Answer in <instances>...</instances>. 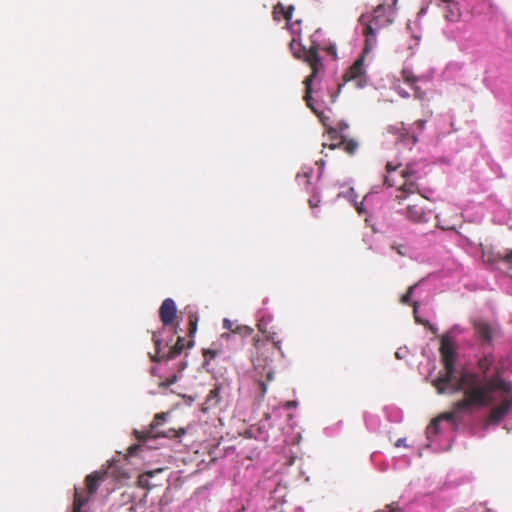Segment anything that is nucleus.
Wrapping results in <instances>:
<instances>
[{
  "mask_svg": "<svg viewBox=\"0 0 512 512\" xmlns=\"http://www.w3.org/2000/svg\"><path fill=\"white\" fill-rule=\"evenodd\" d=\"M270 416H267L265 420L260 421L259 426L257 428V434L254 437L258 440L267 441L269 438L267 431V424Z\"/></svg>",
  "mask_w": 512,
  "mask_h": 512,
  "instance_id": "obj_30",
  "label": "nucleus"
},
{
  "mask_svg": "<svg viewBox=\"0 0 512 512\" xmlns=\"http://www.w3.org/2000/svg\"><path fill=\"white\" fill-rule=\"evenodd\" d=\"M363 419L365 426L370 432H378L381 426V419L378 415L364 412Z\"/></svg>",
  "mask_w": 512,
  "mask_h": 512,
  "instance_id": "obj_28",
  "label": "nucleus"
},
{
  "mask_svg": "<svg viewBox=\"0 0 512 512\" xmlns=\"http://www.w3.org/2000/svg\"><path fill=\"white\" fill-rule=\"evenodd\" d=\"M157 437L173 439V438L178 437V435H177V431L175 429H168L166 431H161V432L160 431H156V433L148 436V440L150 438H157Z\"/></svg>",
  "mask_w": 512,
  "mask_h": 512,
  "instance_id": "obj_36",
  "label": "nucleus"
},
{
  "mask_svg": "<svg viewBox=\"0 0 512 512\" xmlns=\"http://www.w3.org/2000/svg\"><path fill=\"white\" fill-rule=\"evenodd\" d=\"M435 163L445 166H451L454 163V156L452 155H443L439 156Z\"/></svg>",
  "mask_w": 512,
  "mask_h": 512,
  "instance_id": "obj_38",
  "label": "nucleus"
},
{
  "mask_svg": "<svg viewBox=\"0 0 512 512\" xmlns=\"http://www.w3.org/2000/svg\"><path fill=\"white\" fill-rule=\"evenodd\" d=\"M405 217L414 223L423 224L430 221L433 211L426 209L418 204H409L404 213Z\"/></svg>",
  "mask_w": 512,
  "mask_h": 512,
  "instance_id": "obj_15",
  "label": "nucleus"
},
{
  "mask_svg": "<svg viewBox=\"0 0 512 512\" xmlns=\"http://www.w3.org/2000/svg\"><path fill=\"white\" fill-rule=\"evenodd\" d=\"M342 428H343V421L340 420L331 426L325 427L324 434L328 437H335L341 432Z\"/></svg>",
  "mask_w": 512,
  "mask_h": 512,
  "instance_id": "obj_34",
  "label": "nucleus"
},
{
  "mask_svg": "<svg viewBox=\"0 0 512 512\" xmlns=\"http://www.w3.org/2000/svg\"><path fill=\"white\" fill-rule=\"evenodd\" d=\"M294 512H304V509L302 507H297Z\"/></svg>",
  "mask_w": 512,
  "mask_h": 512,
  "instance_id": "obj_56",
  "label": "nucleus"
},
{
  "mask_svg": "<svg viewBox=\"0 0 512 512\" xmlns=\"http://www.w3.org/2000/svg\"><path fill=\"white\" fill-rule=\"evenodd\" d=\"M452 242L467 253L474 260H483L491 269L497 271L495 278L499 285L512 295V250H507L504 255L500 252L486 254L482 244L472 241L459 231L453 229Z\"/></svg>",
  "mask_w": 512,
  "mask_h": 512,
  "instance_id": "obj_4",
  "label": "nucleus"
},
{
  "mask_svg": "<svg viewBox=\"0 0 512 512\" xmlns=\"http://www.w3.org/2000/svg\"><path fill=\"white\" fill-rule=\"evenodd\" d=\"M177 315V306L172 298H166L159 308V318L163 327L153 333V343L155 353H149L150 360L154 363H166L175 360L181 355L185 348V338L178 336L173 343L174 336L177 334V328L173 331L167 329L171 326Z\"/></svg>",
  "mask_w": 512,
  "mask_h": 512,
  "instance_id": "obj_3",
  "label": "nucleus"
},
{
  "mask_svg": "<svg viewBox=\"0 0 512 512\" xmlns=\"http://www.w3.org/2000/svg\"><path fill=\"white\" fill-rule=\"evenodd\" d=\"M311 45L307 49L302 43L293 39L290 43V50L294 57L303 59L312 68V73L305 78L303 84L305 86L304 101L306 105L321 120L325 127H328L327 121L329 117L324 115L328 109V104H333L337 100L344 85L350 81H356V87L364 88L368 84V76L364 65V57L359 56L350 66L349 71L343 75V82H339L336 72L330 77L324 75V64L320 52L323 51L331 56L333 60H337L336 44L326 39L325 33L318 28L310 37Z\"/></svg>",
  "mask_w": 512,
  "mask_h": 512,
  "instance_id": "obj_2",
  "label": "nucleus"
},
{
  "mask_svg": "<svg viewBox=\"0 0 512 512\" xmlns=\"http://www.w3.org/2000/svg\"><path fill=\"white\" fill-rule=\"evenodd\" d=\"M403 75H404V78H405V80L407 82H412V83H416L418 81L429 82L432 79L431 75H421V76H418V77H414L412 75V72L409 71L407 68L403 69Z\"/></svg>",
  "mask_w": 512,
  "mask_h": 512,
  "instance_id": "obj_32",
  "label": "nucleus"
},
{
  "mask_svg": "<svg viewBox=\"0 0 512 512\" xmlns=\"http://www.w3.org/2000/svg\"><path fill=\"white\" fill-rule=\"evenodd\" d=\"M298 405L297 401H288L283 405V408L287 411L295 408Z\"/></svg>",
  "mask_w": 512,
  "mask_h": 512,
  "instance_id": "obj_44",
  "label": "nucleus"
},
{
  "mask_svg": "<svg viewBox=\"0 0 512 512\" xmlns=\"http://www.w3.org/2000/svg\"><path fill=\"white\" fill-rule=\"evenodd\" d=\"M421 353L427 358V363L419 364V372L425 375V380H428L436 370V357L428 346L423 347Z\"/></svg>",
  "mask_w": 512,
  "mask_h": 512,
  "instance_id": "obj_19",
  "label": "nucleus"
},
{
  "mask_svg": "<svg viewBox=\"0 0 512 512\" xmlns=\"http://www.w3.org/2000/svg\"><path fill=\"white\" fill-rule=\"evenodd\" d=\"M349 125L345 121H340L336 127H328V138L330 142H336L341 140V143L345 141V132L348 130Z\"/></svg>",
  "mask_w": 512,
  "mask_h": 512,
  "instance_id": "obj_22",
  "label": "nucleus"
},
{
  "mask_svg": "<svg viewBox=\"0 0 512 512\" xmlns=\"http://www.w3.org/2000/svg\"><path fill=\"white\" fill-rule=\"evenodd\" d=\"M314 169L310 165H303L301 170L296 175V182L300 187H302L306 192L311 193L308 203L309 206L314 209L319 206L320 203V193L316 187L312 185V177H313Z\"/></svg>",
  "mask_w": 512,
  "mask_h": 512,
  "instance_id": "obj_11",
  "label": "nucleus"
},
{
  "mask_svg": "<svg viewBox=\"0 0 512 512\" xmlns=\"http://www.w3.org/2000/svg\"><path fill=\"white\" fill-rule=\"evenodd\" d=\"M487 189V182H484L480 185V190L484 191Z\"/></svg>",
  "mask_w": 512,
  "mask_h": 512,
  "instance_id": "obj_54",
  "label": "nucleus"
},
{
  "mask_svg": "<svg viewBox=\"0 0 512 512\" xmlns=\"http://www.w3.org/2000/svg\"><path fill=\"white\" fill-rule=\"evenodd\" d=\"M414 193H418L421 195V197L430 200L431 196L434 194V190L431 188H423L417 182H409L406 185H402V187L398 190L396 198L399 200H404L409 195Z\"/></svg>",
  "mask_w": 512,
  "mask_h": 512,
  "instance_id": "obj_16",
  "label": "nucleus"
},
{
  "mask_svg": "<svg viewBox=\"0 0 512 512\" xmlns=\"http://www.w3.org/2000/svg\"><path fill=\"white\" fill-rule=\"evenodd\" d=\"M428 7H429L428 4H426V5L421 7L420 11L418 12V17L419 18L423 17L427 13Z\"/></svg>",
  "mask_w": 512,
  "mask_h": 512,
  "instance_id": "obj_47",
  "label": "nucleus"
},
{
  "mask_svg": "<svg viewBox=\"0 0 512 512\" xmlns=\"http://www.w3.org/2000/svg\"><path fill=\"white\" fill-rule=\"evenodd\" d=\"M264 334L266 336L267 341L272 343L271 349L277 350L278 353L283 357L284 353L281 348V340L277 339L276 332H270L267 330V332Z\"/></svg>",
  "mask_w": 512,
  "mask_h": 512,
  "instance_id": "obj_31",
  "label": "nucleus"
},
{
  "mask_svg": "<svg viewBox=\"0 0 512 512\" xmlns=\"http://www.w3.org/2000/svg\"><path fill=\"white\" fill-rule=\"evenodd\" d=\"M193 346H194V340H193V339H191V340H189V341L187 342L186 348H188V349H189V348H192Z\"/></svg>",
  "mask_w": 512,
  "mask_h": 512,
  "instance_id": "obj_50",
  "label": "nucleus"
},
{
  "mask_svg": "<svg viewBox=\"0 0 512 512\" xmlns=\"http://www.w3.org/2000/svg\"><path fill=\"white\" fill-rule=\"evenodd\" d=\"M412 37H413V39L416 41V43H415V44H416V45H418V42H419V40H420V36H417V35H415V34H412Z\"/></svg>",
  "mask_w": 512,
  "mask_h": 512,
  "instance_id": "obj_53",
  "label": "nucleus"
},
{
  "mask_svg": "<svg viewBox=\"0 0 512 512\" xmlns=\"http://www.w3.org/2000/svg\"><path fill=\"white\" fill-rule=\"evenodd\" d=\"M143 448L142 444H134L129 448V455L130 456H138Z\"/></svg>",
  "mask_w": 512,
  "mask_h": 512,
  "instance_id": "obj_41",
  "label": "nucleus"
},
{
  "mask_svg": "<svg viewBox=\"0 0 512 512\" xmlns=\"http://www.w3.org/2000/svg\"><path fill=\"white\" fill-rule=\"evenodd\" d=\"M233 322L227 318L223 320V328L231 331V333L225 332L221 335V338L229 339L231 336H235L237 334L243 336V335H249L251 333V329L249 327H237L236 330L232 329Z\"/></svg>",
  "mask_w": 512,
  "mask_h": 512,
  "instance_id": "obj_25",
  "label": "nucleus"
},
{
  "mask_svg": "<svg viewBox=\"0 0 512 512\" xmlns=\"http://www.w3.org/2000/svg\"><path fill=\"white\" fill-rule=\"evenodd\" d=\"M435 4L442 9L443 16L447 22L455 23L460 20L464 12L471 14H482L486 7L491 5L488 0H434Z\"/></svg>",
  "mask_w": 512,
  "mask_h": 512,
  "instance_id": "obj_6",
  "label": "nucleus"
},
{
  "mask_svg": "<svg viewBox=\"0 0 512 512\" xmlns=\"http://www.w3.org/2000/svg\"><path fill=\"white\" fill-rule=\"evenodd\" d=\"M151 374L152 375H157V368L156 367H152L151 368Z\"/></svg>",
  "mask_w": 512,
  "mask_h": 512,
  "instance_id": "obj_55",
  "label": "nucleus"
},
{
  "mask_svg": "<svg viewBox=\"0 0 512 512\" xmlns=\"http://www.w3.org/2000/svg\"><path fill=\"white\" fill-rule=\"evenodd\" d=\"M342 145H344L345 151L351 155H353L358 148V143L353 139H347V137H345V141L342 143L341 140H338L336 142L323 143L324 147H329L330 149H336Z\"/></svg>",
  "mask_w": 512,
  "mask_h": 512,
  "instance_id": "obj_24",
  "label": "nucleus"
},
{
  "mask_svg": "<svg viewBox=\"0 0 512 512\" xmlns=\"http://www.w3.org/2000/svg\"><path fill=\"white\" fill-rule=\"evenodd\" d=\"M401 166V163L393 164L392 162L388 161L386 164V171L387 174L384 176V185L386 188H392L395 186V181L392 178L391 174L392 172L396 171L398 167Z\"/></svg>",
  "mask_w": 512,
  "mask_h": 512,
  "instance_id": "obj_29",
  "label": "nucleus"
},
{
  "mask_svg": "<svg viewBox=\"0 0 512 512\" xmlns=\"http://www.w3.org/2000/svg\"><path fill=\"white\" fill-rule=\"evenodd\" d=\"M312 214H313L314 217H318V212L313 211Z\"/></svg>",
  "mask_w": 512,
  "mask_h": 512,
  "instance_id": "obj_57",
  "label": "nucleus"
},
{
  "mask_svg": "<svg viewBox=\"0 0 512 512\" xmlns=\"http://www.w3.org/2000/svg\"><path fill=\"white\" fill-rule=\"evenodd\" d=\"M172 500H173L172 488L170 486H167L165 488L163 495L161 496V498L159 500V506H160L161 510H163L166 506H168L172 502Z\"/></svg>",
  "mask_w": 512,
  "mask_h": 512,
  "instance_id": "obj_33",
  "label": "nucleus"
},
{
  "mask_svg": "<svg viewBox=\"0 0 512 512\" xmlns=\"http://www.w3.org/2000/svg\"><path fill=\"white\" fill-rule=\"evenodd\" d=\"M391 248L401 256H409L411 253L410 247L406 244H393Z\"/></svg>",
  "mask_w": 512,
  "mask_h": 512,
  "instance_id": "obj_37",
  "label": "nucleus"
},
{
  "mask_svg": "<svg viewBox=\"0 0 512 512\" xmlns=\"http://www.w3.org/2000/svg\"><path fill=\"white\" fill-rule=\"evenodd\" d=\"M471 481V473L462 471H450L446 476V480L443 486L440 488L438 492V497L444 498L446 495L453 492L459 486L467 484Z\"/></svg>",
  "mask_w": 512,
  "mask_h": 512,
  "instance_id": "obj_13",
  "label": "nucleus"
},
{
  "mask_svg": "<svg viewBox=\"0 0 512 512\" xmlns=\"http://www.w3.org/2000/svg\"><path fill=\"white\" fill-rule=\"evenodd\" d=\"M216 351H211V350H206L205 351V356L207 357L208 355L210 356V358H214L216 356Z\"/></svg>",
  "mask_w": 512,
  "mask_h": 512,
  "instance_id": "obj_48",
  "label": "nucleus"
},
{
  "mask_svg": "<svg viewBox=\"0 0 512 512\" xmlns=\"http://www.w3.org/2000/svg\"><path fill=\"white\" fill-rule=\"evenodd\" d=\"M422 164L417 162H410L406 165L405 169L401 171L402 178L405 179V183L403 185H406L409 182H416L417 179L421 178Z\"/></svg>",
  "mask_w": 512,
  "mask_h": 512,
  "instance_id": "obj_20",
  "label": "nucleus"
},
{
  "mask_svg": "<svg viewBox=\"0 0 512 512\" xmlns=\"http://www.w3.org/2000/svg\"><path fill=\"white\" fill-rule=\"evenodd\" d=\"M164 472H165L164 469H156V470L144 472L141 475H139V477H138V485L147 491H150L153 488L161 486L162 483H161L160 476Z\"/></svg>",
  "mask_w": 512,
  "mask_h": 512,
  "instance_id": "obj_17",
  "label": "nucleus"
},
{
  "mask_svg": "<svg viewBox=\"0 0 512 512\" xmlns=\"http://www.w3.org/2000/svg\"><path fill=\"white\" fill-rule=\"evenodd\" d=\"M394 445L395 447H408L406 444V438H399Z\"/></svg>",
  "mask_w": 512,
  "mask_h": 512,
  "instance_id": "obj_46",
  "label": "nucleus"
},
{
  "mask_svg": "<svg viewBox=\"0 0 512 512\" xmlns=\"http://www.w3.org/2000/svg\"><path fill=\"white\" fill-rule=\"evenodd\" d=\"M185 310H186V312L188 314V331H189V336L191 338H193L194 335L197 332V325H198V320H199L198 313L195 310V308L192 307V306H187L185 308Z\"/></svg>",
  "mask_w": 512,
  "mask_h": 512,
  "instance_id": "obj_27",
  "label": "nucleus"
},
{
  "mask_svg": "<svg viewBox=\"0 0 512 512\" xmlns=\"http://www.w3.org/2000/svg\"><path fill=\"white\" fill-rule=\"evenodd\" d=\"M382 188L375 186L371 192L366 194L362 202H358V195L353 187H348L346 190H342L338 193L337 198L346 199L358 212V214H369L366 205H368L375 197L383 193Z\"/></svg>",
  "mask_w": 512,
  "mask_h": 512,
  "instance_id": "obj_10",
  "label": "nucleus"
},
{
  "mask_svg": "<svg viewBox=\"0 0 512 512\" xmlns=\"http://www.w3.org/2000/svg\"><path fill=\"white\" fill-rule=\"evenodd\" d=\"M385 418L392 423H401L403 421V411L399 407L391 404L383 408Z\"/></svg>",
  "mask_w": 512,
  "mask_h": 512,
  "instance_id": "obj_23",
  "label": "nucleus"
},
{
  "mask_svg": "<svg viewBox=\"0 0 512 512\" xmlns=\"http://www.w3.org/2000/svg\"><path fill=\"white\" fill-rule=\"evenodd\" d=\"M227 450L235 451V447H228Z\"/></svg>",
  "mask_w": 512,
  "mask_h": 512,
  "instance_id": "obj_59",
  "label": "nucleus"
},
{
  "mask_svg": "<svg viewBox=\"0 0 512 512\" xmlns=\"http://www.w3.org/2000/svg\"><path fill=\"white\" fill-rule=\"evenodd\" d=\"M293 11H294V6L293 5H289L288 7H285L283 3L281 2H278L274 7H273V19L277 22L281 21L282 18L286 19L287 21V24H288V29L291 31L292 35H293V39L296 40V42H300V37H299V33H300V24H301V21L298 20L296 21L295 23H290L291 19H292V15H293Z\"/></svg>",
  "mask_w": 512,
  "mask_h": 512,
  "instance_id": "obj_12",
  "label": "nucleus"
},
{
  "mask_svg": "<svg viewBox=\"0 0 512 512\" xmlns=\"http://www.w3.org/2000/svg\"><path fill=\"white\" fill-rule=\"evenodd\" d=\"M457 512H474V511L471 510L470 508H463V509H459Z\"/></svg>",
  "mask_w": 512,
  "mask_h": 512,
  "instance_id": "obj_52",
  "label": "nucleus"
},
{
  "mask_svg": "<svg viewBox=\"0 0 512 512\" xmlns=\"http://www.w3.org/2000/svg\"><path fill=\"white\" fill-rule=\"evenodd\" d=\"M187 361L185 359L180 360L176 365H173L171 369L174 371L172 375L167 378L166 383H162L161 385L165 388L175 383L178 378L181 376V373L186 369Z\"/></svg>",
  "mask_w": 512,
  "mask_h": 512,
  "instance_id": "obj_26",
  "label": "nucleus"
},
{
  "mask_svg": "<svg viewBox=\"0 0 512 512\" xmlns=\"http://www.w3.org/2000/svg\"><path fill=\"white\" fill-rule=\"evenodd\" d=\"M431 299L430 277L422 279L411 286L408 292L402 297V302L412 304L414 317L417 323L430 325L429 321L422 316V308L427 306Z\"/></svg>",
  "mask_w": 512,
  "mask_h": 512,
  "instance_id": "obj_8",
  "label": "nucleus"
},
{
  "mask_svg": "<svg viewBox=\"0 0 512 512\" xmlns=\"http://www.w3.org/2000/svg\"><path fill=\"white\" fill-rule=\"evenodd\" d=\"M183 399L187 405H191L196 400V396L195 395H184Z\"/></svg>",
  "mask_w": 512,
  "mask_h": 512,
  "instance_id": "obj_45",
  "label": "nucleus"
},
{
  "mask_svg": "<svg viewBox=\"0 0 512 512\" xmlns=\"http://www.w3.org/2000/svg\"><path fill=\"white\" fill-rule=\"evenodd\" d=\"M402 95H403L404 97H406V96H408V93L402 92Z\"/></svg>",
  "mask_w": 512,
  "mask_h": 512,
  "instance_id": "obj_62",
  "label": "nucleus"
},
{
  "mask_svg": "<svg viewBox=\"0 0 512 512\" xmlns=\"http://www.w3.org/2000/svg\"><path fill=\"white\" fill-rule=\"evenodd\" d=\"M409 354V350L407 347H399L395 352V357L399 360L405 359Z\"/></svg>",
  "mask_w": 512,
  "mask_h": 512,
  "instance_id": "obj_40",
  "label": "nucleus"
},
{
  "mask_svg": "<svg viewBox=\"0 0 512 512\" xmlns=\"http://www.w3.org/2000/svg\"><path fill=\"white\" fill-rule=\"evenodd\" d=\"M269 303V298L268 297H265L263 300H262V305L263 307H266V305Z\"/></svg>",
  "mask_w": 512,
  "mask_h": 512,
  "instance_id": "obj_51",
  "label": "nucleus"
},
{
  "mask_svg": "<svg viewBox=\"0 0 512 512\" xmlns=\"http://www.w3.org/2000/svg\"><path fill=\"white\" fill-rule=\"evenodd\" d=\"M407 29H408V30H410V29H411L410 22L407 24Z\"/></svg>",
  "mask_w": 512,
  "mask_h": 512,
  "instance_id": "obj_60",
  "label": "nucleus"
},
{
  "mask_svg": "<svg viewBox=\"0 0 512 512\" xmlns=\"http://www.w3.org/2000/svg\"><path fill=\"white\" fill-rule=\"evenodd\" d=\"M431 501H432V497H428V499L425 500L426 503L431 502Z\"/></svg>",
  "mask_w": 512,
  "mask_h": 512,
  "instance_id": "obj_58",
  "label": "nucleus"
},
{
  "mask_svg": "<svg viewBox=\"0 0 512 512\" xmlns=\"http://www.w3.org/2000/svg\"><path fill=\"white\" fill-rule=\"evenodd\" d=\"M453 326L440 340L445 373L432 380L439 394L463 393L453 410L433 419L426 428L427 443L423 450L448 451L458 431L483 438L512 411V382L504 377V360L494 354L498 329L482 320L474 323V342L467 347V363L460 358Z\"/></svg>",
  "mask_w": 512,
  "mask_h": 512,
  "instance_id": "obj_1",
  "label": "nucleus"
},
{
  "mask_svg": "<svg viewBox=\"0 0 512 512\" xmlns=\"http://www.w3.org/2000/svg\"><path fill=\"white\" fill-rule=\"evenodd\" d=\"M168 414L167 413H158L154 416V419L152 423L150 424L149 430L146 432H139L137 430H134V434L137 438V440L143 444H146L148 442V436L156 433L157 428L161 425H163L166 422Z\"/></svg>",
  "mask_w": 512,
  "mask_h": 512,
  "instance_id": "obj_18",
  "label": "nucleus"
},
{
  "mask_svg": "<svg viewBox=\"0 0 512 512\" xmlns=\"http://www.w3.org/2000/svg\"><path fill=\"white\" fill-rule=\"evenodd\" d=\"M119 460H112L110 462V473L113 474V475H116V474H120V471H119Z\"/></svg>",
  "mask_w": 512,
  "mask_h": 512,
  "instance_id": "obj_42",
  "label": "nucleus"
},
{
  "mask_svg": "<svg viewBox=\"0 0 512 512\" xmlns=\"http://www.w3.org/2000/svg\"><path fill=\"white\" fill-rule=\"evenodd\" d=\"M486 164L489 166L491 172L498 178L504 177L501 166L490 157L485 158Z\"/></svg>",
  "mask_w": 512,
  "mask_h": 512,
  "instance_id": "obj_35",
  "label": "nucleus"
},
{
  "mask_svg": "<svg viewBox=\"0 0 512 512\" xmlns=\"http://www.w3.org/2000/svg\"><path fill=\"white\" fill-rule=\"evenodd\" d=\"M504 428L507 429L508 431H512V423H510V421H506L504 424Z\"/></svg>",
  "mask_w": 512,
  "mask_h": 512,
  "instance_id": "obj_49",
  "label": "nucleus"
},
{
  "mask_svg": "<svg viewBox=\"0 0 512 512\" xmlns=\"http://www.w3.org/2000/svg\"><path fill=\"white\" fill-rule=\"evenodd\" d=\"M275 349L261 347L253 359V366L256 373L260 376L256 380L255 393L258 401H262L267 392V382L274 378L273 354Z\"/></svg>",
  "mask_w": 512,
  "mask_h": 512,
  "instance_id": "obj_7",
  "label": "nucleus"
},
{
  "mask_svg": "<svg viewBox=\"0 0 512 512\" xmlns=\"http://www.w3.org/2000/svg\"><path fill=\"white\" fill-rule=\"evenodd\" d=\"M409 512H428V508L426 506H423V505L413 504L409 508ZM430 512H440V509L439 508H433V509H431Z\"/></svg>",
  "mask_w": 512,
  "mask_h": 512,
  "instance_id": "obj_39",
  "label": "nucleus"
},
{
  "mask_svg": "<svg viewBox=\"0 0 512 512\" xmlns=\"http://www.w3.org/2000/svg\"><path fill=\"white\" fill-rule=\"evenodd\" d=\"M391 22L392 13L384 4H379L372 14L363 13L359 17V26L355 28V33L361 30V34L365 38L361 56L365 58L376 47L378 31Z\"/></svg>",
  "mask_w": 512,
  "mask_h": 512,
  "instance_id": "obj_5",
  "label": "nucleus"
},
{
  "mask_svg": "<svg viewBox=\"0 0 512 512\" xmlns=\"http://www.w3.org/2000/svg\"><path fill=\"white\" fill-rule=\"evenodd\" d=\"M427 121L420 119L405 129L401 134L399 145L408 147L410 150L418 142L419 135L424 131Z\"/></svg>",
  "mask_w": 512,
  "mask_h": 512,
  "instance_id": "obj_14",
  "label": "nucleus"
},
{
  "mask_svg": "<svg viewBox=\"0 0 512 512\" xmlns=\"http://www.w3.org/2000/svg\"><path fill=\"white\" fill-rule=\"evenodd\" d=\"M316 165H318V168H319V174H318V177H317V181H319L324 173V169H325V160L321 159L319 161L316 162Z\"/></svg>",
  "mask_w": 512,
  "mask_h": 512,
  "instance_id": "obj_43",
  "label": "nucleus"
},
{
  "mask_svg": "<svg viewBox=\"0 0 512 512\" xmlns=\"http://www.w3.org/2000/svg\"><path fill=\"white\" fill-rule=\"evenodd\" d=\"M255 316H256V320H257L258 330L261 333H266L269 324L273 320L272 312L266 307H261L257 310Z\"/></svg>",
  "mask_w": 512,
  "mask_h": 512,
  "instance_id": "obj_21",
  "label": "nucleus"
},
{
  "mask_svg": "<svg viewBox=\"0 0 512 512\" xmlns=\"http://www.w3.org/2000/svg\"><path fill=\"white\" fill-rule=\"evenodd\" d=\"M213 388L207 394L205 401L201 404L200 410L206 414L212 409L224 410L231 401L232 382L227 377L215 378Z\"/></svg>",
  "mask_w": 512,
  "mask_h": 512,
  "instance_id": "obj_9",
  "label": "nucleus"
},
{
  "mask_svg": "<svg viewBox=\"0 0 512 512\" xmlns=\"http://www.w3.org/2000/svg\"><path fill=\"white\" fill-rule=\"evenodd\" d=\"M402 95H403L404 97H406V96H408V93L402 92Z\"/></svg>",
  "mask_w": 512,
  "mask_h": 512,
  "instance_id": "obj_61",
  "label": "nucleus"
}]
</instances>
